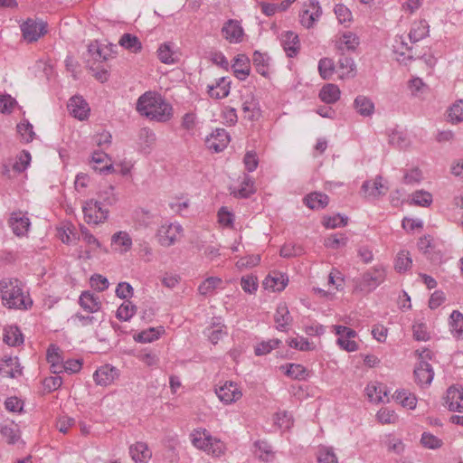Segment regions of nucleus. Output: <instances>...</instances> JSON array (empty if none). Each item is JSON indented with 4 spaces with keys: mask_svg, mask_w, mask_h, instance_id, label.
I'll return each mask as SVG.
<instances>
[{
    "mask_svg": "<svg viewBox=\"0 0 463 463\" xmlns=\"http://www.w3.org/2000/svg\"><path fill=\"white\" fill-rule=\"evenodd\" d=\"M140 115L156 122H167L173 118V107L160 94L146 91L137 101Z\"/></svg>",
    "mask_w": 463,
    "mask_h": 463,
    "instance_id": "f257e3e1",
    "label": "nucleus"
},
{
    "mask_svg": "<svg viewBox=\"0 0 463 463\" xmlns=\"http://www.w3.org/2000/svg\"><path fill=\"white\" fill-rule=\"evenodd\" d=\"M0 298L3 306L8 309L27 310L33 306L29 292L17 279L0 280Z\"/></svg>",
    "mask_w": 463,
    "mask_h": 463,
    "instance_id": "f03ea898",
    "label": "nucleus"
},
{
    "mask_svg": "<svg viewBox=\"0 0 463 463\" xmlns=\"http://www.w3.org/2000/svg\"><path fill=\"white\" fill-rule=\"evenodd\" d=\"M385 279V268L383 265H376L354 279V291L368 294L383 284Z\"/></svg>",
    "mask_w": 463,
    "mask_h": 463,
    "instance_id": "7ed1b4c3",
    "label": "nucleus"
},
{
    "mask_svg": "<svg viewBox=\"0 0 463 463\" xmlns=\"http://www.w3.org/2000/svg\"><path fill=\"white\" fill-rule=\"evenodd\" d=\"M191 440L195 448L204 450L213 456L219 457L224 452L223 443L213 439L205 430H194L191 434Z\"/></svg>",
    "mask_w": 463,
    "mask_h": 463,
    "instance_id": "20e7f679",
    "label": "nucleus"
},
{
    "mask_svg": "<svg viewBox=\"0 0 463 463\" xmlns=\"http://www.w3.org/2000/svg\"><path fill=\"white\" fill-rule=\"evenodd\" d=\"M333 329L337 335L336 344L341 349L349 353L355 352L359 349V345L354 340L357 337L355 330L339 325L333 326Z\"/></svg>",
    "mask_w": 463,
    "mask_h": 463,
    "instance_id": "39448f33",
    "label": "nucleus"
},
{
    "mask_svg": "<svg viewBox=\"0 0 463 463\" xmlns=\"http://www.w3.org/2000/svg\"><path fill=\"white\" fill-rule=\"evenodd\" d=\"M84 219L89 224H99L105 222L109 216L108 209L101 206V203L93 199L86 201L82 206Z\"/></svg>",
    "mask_w": 463,
    "mask_h": 463,
    "instance_id": "423d86ee",
    "label": "nucleus"
},
{
    "mask_svg": "<svg viewBox=\"0 0 463 463\" xmlns=\"http://www.w3.org/2000/svg\"><path fill=\"white\" fill-rule=\"evenodd\" d=\"M322 14V9L317 0H308L303 5L299 14L300 24L306 28H311Z\"/></svg>",
    "mask_w": 463,
    "mask_h": 463,
    "instance_id": "0eeeda50",
    "label": "nucleus"
},
{
    "mask_svg": "<svg viewBox=\"0 0 463 463\" xmlns=\"http://www.w3.org/2000/svg\"><path fill=\"white\" fill-rule=\"evenodd\" d=\"M215 393L224 404L236 402L242 397L240 386L232 381H226L222 385L216 387Z\"/></svg>",
    "mask_w": 463,
    "mask_h": 463,
    "instance_id": "6e6552de",
    "label": "nucleus"
},
{
    "mask_svg": "<svg viewBox=\"0 0 463 463\" xmlns=\"http://www.w3.org/2000/svg\"><path fill=\"white\" fill-rule=\"evenodd\" d=\"M47 24L42 20L36 21L27 19L22 25L21 31L25 41L29 43L36 42L41 36L47 32Z\"/></svg>",
    "mask_w": 463,
    "mask_h": 463,
    "instance_id": "1a4fd4ad",
    "label": "nucleus"
},
{
    "mask_svg": "<svg viewBox=\"0 0 463 463\" xmlns=\"http://www.w3.org/2000/svg\"><path fill=\"white\" fill-rule=\"evenodd\" d=\"M183 228L179 223L163 224L157 231L158 241L162 246L169 247L178 240Z\"/></svg>",
    "mask_w": 463,
    "mask_h": 463,
    "instance_id": "9d476101",
    "label": "nucleus"
},
{
    "mask_svg": "<svg viewBox=\"0 0 463 463\" xmlns=\"http://www.w3.org/2000/svg\"><path fill=\"white\" fill-rule=\"evenodd\" d=\"M222 35L231 43H238L243 40L244 32L239 21L230 19L222 25Z\"/></svg>",
    "mask_w": 463,
    "mask_h": 463,
    "instance_id": "9b49d317",
    "label": "nucleus"
},
{
    "mask_svg": "<svg viewBox=\"0 0 463 463\" xmlns=\"http://www.w3.org/2000/svg\"><path fill=\"white\" fill-rule=\"evenodd\" d=\"M70 114L79 120L88 118L90 109L87 101L81 96H73L68 103Z\"/></svg>",
    "mask_w": 463,
    "mask_h": 463,
    "instance_id": "f8f14e48",
    "label": "nucleus"
},
{
    "mask_svg": "<svg viewBox=\"0 0 463 463\" xmlns=\"http://www.w3.org/2000/svg\"><path fill=\"white\" fill-rule=\"evenodd\" d=\"M281 45L288 57H296L300 50L298 35L292 31L283 32L280 35Z\"/></svg>",
    "mask_w": 463,
    "mask_h": 463,
    "instance_id": "ddd939ff",
    "label": "nucleus"
},
{
    "mask_svg": "<svg viewBox=\"0 0 463 463\" xmlns=\"http://www.w3.org/2000/svg\"><path fill=\"white\" fill-rule=\"evenodd\" d=\"M229 142L230 135L224 128H216L206 139L208 147L214 152L222 151Z\"/></svg>",
    "mask_w": 463,
    "mask_h": 463,
    "instance_id": "4468645a",
    "label": "nucleus"
},
{
    "mask_svg": "<svg viewBox=\"0 0 463 463\" xmlns=\"http://www.w3.org/2000/svg\"><path fill=\"white\" fill-rule=\"evenodd\" d=\"M30 224L31 222L26 213L21 211L13 213L9 219V225L13 232L17 236L24 235L28 232Z\"/></svg>",
    "mask_w": 463,
    "mask_h": 463,
    "instance_id": "2eb2a0df",
    "label": "nucleus"
},
{
    "mask_svg": "<svg viewBox=\"0 0 463 463\" xmlns=\"http://www.w3.org/2000/svg\"><path fill=\"white\" fill-rule=\"evenodd\" d=\"M446 404L451 411L463 412V388L450 386L447 390Z\"/></svg>",
    "mask_w": 463,
    "mask_h": 463,
    "instance_id": "dca6fc26",
    "label": "nucleus"
},
{
    "mask_svg": "<svg viewBox=\"0 0 463 463\" xmlns=\"http://www.w3.org/2000/svg\"><path fill=\"white\" fill-rule=\"evenodd\" d=\"M118 376V370L110 365L99 367L93 374V379L98 385L108 386L111 384Z\"/></svg>",
    "mask_w": 463,
    "mask_h": 463,
    "instance_id": "f3484780",
    "label": "nucleus"
},
{
    "mask_svg": "<svg viewBox=\"0 0 463 463\" xmlns=\"http://www.w3.org/2000/svg\"><path fill=\"white\" fill-rule=\"evenodd\" d=\"M362 190L366 196L376 198L387 193L388 187L383 183V177L377 175L373 181H365L362 185Z\"/></svg>",
    "mask_w": 463,
    "mask_h": 463,
    "instance_id": "a211bd4d",
    "label": "nucleus"
},
{
    "mask_svg": "<svg viewBox=\"0 0 463 463\" xmlns=\"http://www.w3.org/2000/svg\"><path fill=\"white\" fill-rule=\"evenodd\" d=\"M415 379L420 386L429 385L433 380L434 372L431 365L426 361H420L414 370Z\"/></svg>",
    "mask_w": 463,
    "mask_h": 463,
    "instance_id": "6ab92c4d",
    "label": "nucleus"
},
{
    "mask_svg": "<svg viewBox=\"0 0 463 463\" xmlns=\"http://www.w3.org/2000/svg\"><path fill=\"white\" fill-rule=\"evenodd\" d=\"M0 374L3 377L15 378L22 374L17 357H8L0 361Z\"/></svg>",
    "mask_w": 463,
    "mask_h": 463,
    "instance_id": "aec40b11",
    "label": "nucleus"
},
{
    "mask_svg": "<svg viewBox=\"0 0 463 463\" xmlns=\"http://www.w3.org/2000/svg\"><path fill=\"white\" fill-rule=\"evenodd\" d=\"M359 45V38L352 32H345L335 41V48L341 53L345 51H354Z\"/></svg>",
    "mask_w": 463,
    "mask_h": 463,
    "instance_id": "412c9836",
    "label": "nucleus"
},
{
    "mask_svg": "<svg viewBox=\"0 0 463 463\" xmlns=\"http://www.w3.org/2000/svg\"><path fill=\"white\" fill-rule=\"evenodd\" d=\"M288 279L285 274L273 272L269 274L263 281L266 289L272 291H282L288 285Z\"/></svg>",
    "mask_w": 463,
    "mask_h": 463,
    "instance_id": "4be33fe9",
    "label": "nucleus"
},
{
    "mask_svg": "<svg viewBox=\"0 0 463 463\" xmlns=\"http://www.w3.org/2000/svg\"><path fill=\"white\" fill-rule=\"evenodd\" d=\"M234 75L240 80H244L250 75V60L245 54H238L234 58L232 65Z\"/></svg>",
    "mask_w": 463,
    "mask_h": 463,
    "instance_id": "5701e85b",
    "label": "nucleus"
},
{
    "mask_svg": "<svg viewBox=\"0 0 463 463\" xmlns=\"http://www.w3.org/2000/svg\"><path fill=\"white\" fill-rule=\"evenodd\" d=\"M79 303L84 310L90 313H95L101 307V302L99 301V297H96L90 291H83L81 293Z\"/></svg>",
    "mask_w": 463,
    "mask_h": 463,
    "instance_id": "b1692460",
    "label": "nucleus"
},
{
    "mask_svg": "<svg viewBox=\"0 0 463 463\" xmlns=\"http://www.w3.org/2000/svg\"><path fill=\"white\" fill-rule=\"evenodd\" d=\"M365 392L370 402H383L387 397L386 386L379 383H371L365 388Z\"/></svg>",
    "mask_w": 463,
    "mask_h": 463,
    "instance_id": "393cba45",
    "label": "nucleus"
},
{
    "mask_svg": "<svg viewBox=\"0 0 463 463\" xmlns=\"http://www.w3.org/2000/svg\"><path fill=\"white\" fill-rule=\"evenodd\" d=\"M231 80L226 77H222L218 80L215 85L208 86V93L211 98L223 99L230 93Z\"/></svg>",
    "mask_w": 463,
    "mask_h": 463,
    "instance_id": "a878e982",
    "label": "nucleus"
},
{
    "mask_svg": "<svg viewBox=\"0 0 463 463\" xmlns=\"http://www.w3.org/2000/svg\"><path fill=\"white\" fill-rule=\"evenodd\" d=\"M276 327L279 331H287L288 326L290 325L292 317L289 314L288 308L286 304H279L276 309L274 316Z\"/></svg>",
    "mask_w": 463,
    "mask_h": 463,
    "instance_id": "bb28decb",
    "label": "nucleus"
},
{
    "mask_svg": "<svg viewBox=\"0 0 463 463\" xmlns=\"http://www.w3.org/2000/svg\"><path fill=\"white\" fill-rule=\"evenodd\" d=\"M129 453L132 459L137 463H145L151 458V451L144 442H137L130 446Z\"/></svg>",
    "mask_w": 463,
    "mask_h": 463,
    "instance_id": "cd10ccee",
    "label": "nucleus"
},
{
    "mask_svg": "<svg viewBox=\"0 0 463 463\" xmlns=\"http://www.w3.org/2000/svg\"><path fill=\"white\" fill-rule=\"evenodd\" d=\"M256 192L253 179L244 175L241 184L239 188L232 190L231 194L236 198H248Z\"/></svg>",
    "mask_w": 463,
    "mask_h": 463,
    "instance_id": "c85d7f7f",
    "label": "nucleus"
},
{
    "mask_svg": "<svg viewBox=\"0 0 463 463\" xmlns=\"http://www.w3.org/2000/svg\"><path fill=\"white\" fill-rule=\"evenodd\" d=\"M354 107L356 112L363 117H370L374 112V104L366 96H357L354 101Z\"/></svg>",
    "mask_w": 463,
    "mask_h": 463,
    "instance_id": "c756f323",
    "label": "nucleus"
},
{
    "mask_svg": "<svg viewBox=\"0 0 463 463\" xmlns=\"http://www.w3.org/2000/svg\"><path fill=\"white\" fill-rule=\"evenodd\" d=\"M429 34V24L425 20L413 23L409 33V39L411 43L424 39Z\"/></svg>",
    "mask_w": 463,
    "mask_h": 463,
    "instance_id": "7c9ffc66",
    "label": "nucleus"
},
{
    "mask_svg": "<svg viewBox=\"0 0 463 463\" xmlns=\"http://www.w3.org/2000/svg\"><path fill=\"white\" fill-rule=\"evenodd\" d=\"M306 205L312 210L325 208L329 202L326 194L322 193H311L304 198Z\"/></svg>",
    "mask_w": 463,
    "mask_h": 463,
    "instance_id": "2f4dec72",
    "label": "nucleus"
},
{
    "mask_svg": "<svg viewBox=\"0 0 463 463\" xmlns=\"http://www.w3.org/2000/svg\"><path fill=\"white\" fill-rule=\"evenodd\" d=\"M4 342L10 346H17L24 343L23 334L16 326H9L5 328Z\"/></svg>",
    "mask_w": 463,
    "mask_h": 463,
    "instance_id": "473e14b6",
    "label": "nucleus"
},
{
    "mask_svg": "<svg viewBox=\"0 0 463 463\" xmlns=\"http://www.w3.org/2000/svg\"><path fill=\"white\" fill-rule=\"evenodd\" d=\"M0 433L8 444H15L21 438L20 430L14 422L0 425Z\"/></svg>",
    "mask_w": 463,
    "mask_h": 463,
    "instance_id": "72a5a7b5",
    "label": "nucleus"
},
{
    "mask_svg": "<svg viewBox=\"0 0 463 463\" xmlns=\"http://www.w3.org/2000/svg\"><path fill=\"white\" fill-rule=\"evenodd\" d=\"M340 90L335 84L328 83L321 89L319 98L322 101L331 104L340 99Z\"/></svg>",
    "mask_w": 463,
    "mask_h": 463,
    "instance_id": "f704fd0d",
    "label": "nucleus"
},
{
    "mask_svg": "<svg viewBox=\"0 0 463 463\" xmlns=\"http://www.w3.org/2000/svg\"><path fill=\"white\" fill-rule=\"evenodd\" d=\"M449 330L456 338H463V315L454 310L449 317Z\"/></svg>",
    "mask_w": 463,
    "mask_h": 463,
    "instance_id": "c9c22d12",
    "label": "nucleus"
},
{
    "mask_svg": "<svg viewBox=\"0 0 463 463\" xmlns=\"http://www.w3.org/2000/svg\"><path fill=\"white\" fill-rule=\"evenodd\" d=\"M342 56L338 61V70L340 71L341 78H351L354 76L355 63L351 57Z\"/></svg>",
    "mask_w": 463,
    "mask_h": 463,
    "instance_id": "e433bc0d",
    "label": "nucleus"
},
{
    "mask_svg": "<svg viewBox=\"0 0 463 463\" xmlns=\"http://www.w3.org/2000/svg\"><path fill=\"white\" fill-rule=\"evenodd\" d=\"M222 279L218 277H209L204 279L198 287L199 294L208 296L213 293L216 288H221Z\"/></svg>",
    "mask_w": 463,
    "mask_h": 463,
    "instance_id": "4c0bfd02",
    "label": "nucleus"
},
{
    "mask_svg": "<svg viewBox=\"0 0 463 463\" xmlns=\"http://www.w3.org/2000/svg\"><path fill=\"white\" fill-rule=\"evenodd\" d=\"M112 244L119 247L121 252H127L131 249L132 239L127 232H118L111 238Z\"/></svg>",
    "mask_w": 463,
    "mask_h": 463,
    "instance_id": "58836bf2",
    "label": "nucleus"
},
{
    "mask_svg": "<svg viewBox=\"0 0 463 463\" xmlns=\"http://www.w3.org/2000/svg\"><path fill=\"white\" fill-rule=\"evenodd\" d=\"M157 57L159 61L165 64H173L176 61V55L173 51L171 43H162L157 50Z\"/></svg>",
    "mask_w": 463,
    "mask_h": 463,
    "instance_id": "ea45409f",
    "label": "nucleus"
},
{
    "mask_svg": "<svg viewBox=\"0 0 463 463\" xmlns=\"http://www.w3.org/2000/svg\"><path fill=\"white\" fill-rule=\"evenodd\" d=\"M394 399L399 402L404 408L414 409L417 404V398L414 394L407 390L396 391Z\"/></svg>",
    "mask_w": 463,
    "mask_h": 463,
    "instance_id": "a19ab883",
    "label": "nucleus"
},
{
    "mask_svg": "<svg viewBox=\"0 0 463 463\" xmlns=\"http://www.w3.org/2000/svg\"><path fill=\"white\" fill-rule=\"evenodd\" d=\"M269 57H268L266 54H263L258 51L253 53V65L256 67L257 71L262 76L266 77L269 75Z\"/></svg>",
    "mask_w": 463,
    "mask_h": 463,
    "instance_id": "79ce46f5",
    "label": "nucleus"
},
{
    "mask_svg": "<svg viewBox=\"0 0 463 463\" xmlns=\"http://www.w3.org/2000/svg\"><path fill=\"white\" fill-rule=\"evenodd\" d=\"M119 44L133 52H137L142 48L138 38L130 33H124L119 40Z\"/></svg>",
    "mask_w": 463,
    "mask_h": 463,
    "instance_id": "37998d69",
    "label": "nucleus"
},
{
    "mask_svg": "<svg viewBox=\"0 0 463 463\" xmlns=\"http://www.w3.org/2000/svg\"><path fill=\"white\" fill-rule=\"evenodd\" d=\"M162 332H164L163 327H150L146 330L140 332L135 337V340L140 343H150L153 342L154 340L158 339Z\"/></svg>",
    "mask_w": 463,
    "mask_h": 463,
    "instance_id": "c03bdc74",
    "label": "nucleus"
},
{
    "mask_svg": "<svg viewBox=\"0 0 463 463\" xmlns=\"http://www.w3.org/2000/svg\"><path fill=\"white\" fill-rule=\"evenodd\" d=\"M303 253V247L296 243H286L279 250V255L287 259L301 256Z\"/></svg>",
    "mask_w": 463,
    "mask_h": 463,
    "instance_id": "a18cd8bd",
    "label": "nucleus"
},
{
    "mask_svg": "<svg viewBox=\"0 0 463 463\" xmlns=\"http://www.w3.org/2000/svg\"><path fill=\"white\" fill-rule=\"evenodd\" d=\"M281 343L279 339H269L268 341H262L259 343L255 348L254 353L256 355H265L270 353L273 349L277 348Z\"/></svg>",
    "mask_w": 463,
    "mask_h": 463,
    "instance_id": "49530a36",
    "label": "nucleus"
},
{
    "mask_svg": "<svg viewBox=\"0 0 463 463\" xmlns=\"http://www.w3.org/2000/svg\"><path fill=\"white\" fill-rule=\"evenodd\" d=\"M136 313V306L130 301L122 303L117 310V317L119 320L128 321Z\"/></svg>",
    "mask_w": 463,
    "mask_h": 463,
    "instance_id": "de8ad7c7",
    "label": "nucleus"
},
{
    "mask_svg": "<svg viewBox=\"0 0 463 463\" xmlns=\"http://www.w3.org/2000/svg\"><path fill=\"white\" fill-rule=\"evenodd\" d=\"M335 71L334 61L330 58H323L318 62V71L324 80L329 79Z\"/></svg>",
    "mask_w": 463,
    "mask_h": 463,
    "instance_id": "09e8293b",
    "label": "nucleus"
},
{
    "mask_svg": "<svg viewBox=\"0 0 463 463\" xmlns=\"http://www.w3.org/2000/svg\"><path fill=\"white\" fill-rule=\"evenodd\" d=\"M411 200L416 205L428 207L432 203V195L429 192L419 190L411 194Z\"/></svg>",
    "mask_w": 463,
    "mask_h": 463,
    "instance_id": "8fccbe9b",
    "label": "nucleus"
},
{
    "mask_svg": "<svg viewBox=\"0 0 463 463\" xmlns=\"http://www.w3.org/2000/svg\"><path fill=\"white\" fill-rule=\"evenodd\" d=\"M318 463H338L337 457L330 447H320L317 453Z\"/></svg>",
    "mask_w": 463,
    "mask_h": 463,
    "instance_id": "3c124183",
    "label": "nucleus"
},
{
    "mask_svg": "<svg viewBox=\"0 0 463 463\" xmlns=\"http://www.w3.org/2000/svg\"><path fill=\"white\" fill-rule=\"evenodd\" d=\"M448 117L452 123L463 121V99L457 101L449 108Z\"/></svg>",
    "mask_w": 463,
    "mask_h": 463,
    "instance_id": "603ef678",
    "label": "nucleus"
},
{
    "mask_svg": "<svg viewBox=\"0 0 463 463\" xmlns=\"http://www.w3.org/2000/svg\"><path fill=\"white\" fill-rule=\"evenodd\" d=\"M286 374L292 379L303 380L307 375V372L301 364H289L287 365Z\"/></svg>",
    "mask_w": 463,
    "mask_h": 463,
    "instance_id": "864d4df0",
    "label": "nucleus"
},
{
    "mask_svg": "<svg viewBox=\"0 0 463 463\" xmlns=\"http://www.w3.org/2000/svg\"><path fill=\"white\" fill-rule=\"evenodd\" d=\"M411 263L412 261L409 251L402 250L397 255L395 269L398 272H402L407 270L411 267Z\"/></svg>",
    "mask_w": 463,
    "mask_h": 463,
    "instance_id": "5fc2aeb1",
    "label": "nucleus"
},
{
    "mask_svg": "<svg viewBox=\"0 0 463 463\" xmlns=\"http://www.w3.org/2000/svg\"><path fill=\"white\" fill-rule=\"evenodd\" d=\"M420 443L424 448L430 449H436L442 446L441 439L429 432H424L421 435Z\"/></svg>",
    "mask_w": 463,
    "mask_h": 463,
    "instance_id": "6e6d98bb",
    "label": "nucleus"
},
{
    "mask_svg": "<svg viewBox=\"0 0 463 463\" xmlns=\"http://www.w3.org/2000/svg\"><path fill=\"white\" fill-rule=\"evenodd\" d=\"M323 224L325 227L329 229L344 227L347 224V217L342 216L340 214L325 217L323 220Z\"/></svg>",
    "mask_w": 463,
    "mask_h": 463,
    "instance_id": "4d7b16f0",
    "label": "nucleus"
},
{
    "mask_svg": "<svg viewBox=\"0 0 463 463\" xmlns=\"http://www.w3.org/2000/svg\"><path fill=\"white\" fill-rule=\"evenodd\" d=\"M395 43H396V45L394 47L396 48V52H400V54L402 56H405L406 52H408L406 59L412 60L416 57H420V55H416L413 53L412 48L408 46V43L404 42V39L402 38V36L399 37V39H396Z\"/></svg>",
    "mask_w": 463,
    "mask_h": 463,
    "instance_id": "13d9d810",
    "label": "nucleus"
},
{
    "mask_svg": "<svg viewBox=\"0 0 463 463\" xmlns=\"http://www.w3.org/2000/svg\"><path fill=\"white\" fill-rule=\"evenodd\" d=\"M274 420L275 424L283 430H288L293 424L291 415L287 411L277 412Z\"/></svg>",
    "mask_w": 463,
    "mask_h": 463,
    "instance_id": "bf43d9fd",
    "label": "nucleus"
},
{
    "mask_svg": "<svg viewBox=\"0 0 463 463\" xmlns=\"http://www.w3.org/2000/svg\"><path fill=\"white\" fill-rule=\"evenodd\" d=\"M413 337L417 341H428L430 338L428 327L424 323H415L412 326Z\"/></svg>",
    "mask_w": 463,
    "mask_h": 463,
    "instance_id": "052dcab7",
    "label": "nucleus"
},
{
    "mask_svg": "<svg viewBox=\"0 0 463 463\" xmlns=\"http://www.w3.org/2000/svg\"><path fill=\"white\" fill-rule=\"evenodd\" d=\"M334 11L340 24L350 22L352 20V13L345 5L337 4L335 5Z\"/></svg>",
    "mask_w": 463,
    "mask_h": 463,
    "instance_id": "680f3d73",
    "label": "nucleus"
},
{
    "mask_svg": "<svg viewBox=\"0 0 463 463\" xmlns=\"http://www.w3.org/2000/svg\"><path fill=\"white\" fill-rule=\"evenodd\" d=\"M422 179V173L419 168H411L405 172L403 183L406 184H419Z\"/></svg>",
    "mask_w": 463,
    "mask_h": 463,
    "instance_id": "e2e57ef3",
    "label": "nucleus"
},
{
    "mask_svg": "<svg viewBox=\"0 0 463 463\" xmlns=\"http://www.w3.org/2000/svg\"><path fill=\"white\" fill-rule=\"evenodd\" d=\"M218 222L223 227L232 228L234 222V215L229 212L226 207H222L218 212Z\"/></svg>",
    "mask_w": 463,
    "mask_h": 463,
    "instance_id": "0e129e2a",
    "label": "nucleus"
},
{
    "mask_svg": "<svg viewBox=\"0 0 463 463\" xmlns=\"http://www.w3.org/2000/svg\"><path fill=\"white\" fill-rule=\"evenodd\" d=\"M31 162V155L28 151L23 150L19 156L18 160L14 165V170L16 172L24 171Z\"/></svg>",
    "mask_w": 463,
    "mask_h": 463,
    "instance_id": "69168bd1",
    "label": "nucleus"
},
{
    "mask_svg": "<svg viewBox=\"0 0 463 463\" xmlns=\"http://www.w3.org/2000/svg\"><path fill=\"white\" fill-rule=\"evenodd\" d=\"M138 137L146 147H151L156 140V134L148 128H142Z\"/></svg>",
    "mask_w": 463,
    "mask_h": 463,
    "instance_id": "338daca9",
    "label": "nucleus"
},
{
    "mask_svg": "<svg viewBox=\"0 0 463 463\" xmlns=\"http://www.w3.org/2000/svg\"><path fill=\"white\" fill-rule=\"evenodd\" d=\"M255 446L259 449V458L263 461H269L273 458V452L270 445L265 441H257Z\"/></svg>",
    "mask_w": 463,
    "mask_h": 463,
    "instance_id": "774afa93",
    "label": "nucleus"
}]
</instances>
